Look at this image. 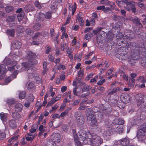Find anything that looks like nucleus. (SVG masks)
<instances>
[{"label": "nucleus", "instance_id": "c85d7f7f", "mask_svg": "<svg viewBox=\"0 0 146 146\" xmlns=\"http://www.w3.org/2000/svg\"><path fill=\"white\" fill-rule=\"evenodd\" d=\"M124 130L122 126H118L115 129L116 131L119 134H122Z\"/></svg>", "mask_w": 146, "mask_h": 146}, {"label": "nucleus", "instance_id": "4c0bfd02", "mask_svg": "<svg viewBox=\"0 0 146 146\" xmlns=\"http://www.w3.org/2000/svg\"><path fill=\"white\" fill-rule=\"evenodd\" d=\"M11 60L9 58H5L3 61L4 64L7 65H9L11 63Z\"/></svg>", "mask_w": 146, "mask_h": 146}, {"label": "nucleus", "instance_id": "49530a36", "mask_svg": "<svg viewBox=\"0 0 146 146\" xmlns=\"http://www.w3.org/2000/svg\"><path fill=\"white\" fill-rule=\"evenodd\" d=\"M42 34L41 33L38 32L35 34V35L33 36V39H36V38L42 36Z\"/></svg>", "mask_w": 146, "mask_h": 146}, {"label": "nucleus", "instance_id": "dca6fc26", "mask_svg": "<svg viewBox=\"0 0 146 146\" xmlns=\"http://www.w3.org/2000/svg\"><path fill=\"white\" fill-rule=\"evenodd\" d=\"M61 98V95L59 94L54 98H53L52 99V100L48 102L47 105L46 106V107H48L49 106L52 105L56 101L60 100Z\"/></svg>", "mask_w": 146, "mask_h": 146}, {"label": "nucleus", "instance_id": "e2e57ef3", "mask_svg": "<svg viewBox=\"0 0 146 146\" xmlns=\"http://www.w3.org/2000/svg\"><path fill=\"white\" fill-rule=\"evenodd\" d=\"M68 35L65 33V32L64 31L62 35L61 36V39H63L64 37L65 38H66L68 37Z\"/></svg>", "mask_w": 146, "mask_h": 146}, {"label": "nucleus", "instance_id": "de8ad7c7", "mask_svg": "<svg viewBox=\"0 0 146 146\" xmlns=\"http://www.w3.org/2000/svg\"><path fill=\"white\" fill-rule=\"evenodd\" d=\"M15 20V18L13 16H9L7 19V21L8 22L14 21Z\"/></svg>", "mask_w": 146, "mask_h": 146}, {"label": "nucleus", "instance_id": "58836bf2", "mask_svg": "<svg viewBox=\"0 0 146 146\" xmlns=\"http://www.w3.org/2000/svg\"><path fill=\"white\" fill-rule=\"evenodd\" d=\"M77 83L76 82H74V81L73 82V84L75 86V87L73 89V92L75 96H77V94L76 93V90L78 88L77 87Z\"/></svg>", "mask_w": 146, "mask_h": 146}, {"label": "nucleus", "instance_id": "69168bd1", "mask_svg": "<svg viewBox=\"0 0 146 146\" xmlns=\"http://www.w3.org/2000/svg\"><path fill=\"white\" fill-rule=\"evenodd\" d=\"M71 18V16L68 15L66 18V22L65 23V25H67L70 23V21Z\"/></svg>", "mask_w": 146, "mask_h": 146}, {"label": "nucleus", "instance_id": "c9c22d12", "mask_svg": "<svg viewBox=\"0 0 146 146\" xmlns=\"http://www.w3.org/2000/svg\"><path fill=\"white\" fill-rule=\"evenodd\" d=\"M72 131L73 132V136L75 142L78 140L79 138L77 135L76 131L75 129H72Z\"/></svg>", "mask_w": 146, "mask_h": 146}, {"label": "nucleus", "instance_id": "a211bd4d", "mask_svg": "<svg viewBox=\"0 0 146 146\" xmlns=\"http://www.w3.org/2000/svg\"><path fill=\"white\" fill-rule=\"evenodd\" d=\"M76 4L75 3H74V5L71 4L69 6V9L70 11L72 12V15L73 16L74 13L76 11L77 8Z\"/></svg>", "mask_w": 146, "mask_h": 146}, {"label": "nucleus", "instance_id": "39448f33", "mask_svg": "<svg viewBox=\"0 0 146 146\" xmlns=\"http://www.w3.org/2000/svg\"><path fill=\"white\" fill-rule=\"evenodd\" d=\"M80 141H82L84 144H89L90 143L91 138L88 137V134L86 131L83 130H80L79 132Z\"/></svg>", "mask_w": 146, "mask_h": 146}, {"label": "nucleus", "instance_id": "9d476101", "mask_svg": "<svg viewBox=\"0 0 146 146\" xmlns=\"http://www.w3.org/2000/svg\"><path fill=\"white\" fill-rule=\"evenodd\" d=\"M124 33L125 37V38L127 40H128L130 38H133L134 37V34L133 31L129 29L125 30Z\"/></svg>", "mask_w": 146, "mask_h": 146}, {"label": "nucleus", "instance_id": "13d9d810", "mask_svg": "<svg viewBox=\"0 0 146 146\" xmlns=\"http://www.w3.org/2000/svg\"><path fill=\"white\" fill-rule=\"evenodd\" d=\"M62 128L64 132H66L68 130V126L66 125H62Z\"/></svg>", "mask_w": 146, "mask_h": 146}, {"label": "nucleus", "instance_id": "5fc2aeb1", "mask_svg": "<svg viewBox=\"0 0 146 146\" xmlns=\"http://www.w3.org/2000/svg\"><path fill=\"white\" fill-rule=\"evenodd\" d=\"M20 71V70H17L14 71L12 75L14 78H16L18 74V73L21 72Z\"/></svg>", "mask_w": 146, "mask_h": 146}, {"label": "nucleus", "instance_id": "e433bc0d", "mask_svg": "<svg viewBox=\"0 0 146 146\" xmlns=\"http://www.w3.org/2000/svg\"><path fill=\"white\" fill-rule=\"evenodd\" d=\"M12 63H13L14 64V66H12V67H10L8 68V70L12 72L13 71L15 70V66H16V64H17V62L16 61H13Z\"/></svg>", "mask_w": 146, "mask_h": 146}, {"label": "nucleus", "instance_id": "4be33fe9", "mask_svg": "<svg viewBox=\"0 0 146 146\" xmlns=\"http://www.w3.org/2000/svg\"><path fill=\"white\" fill-rule=\"evenodd\" d=\"M108 5L110 6L113 10L118 11H119V9L116 7L115 3L109 1Z\"/></svg>", "mask_w": 146, "mask_h": 146}, {"label": "nucleus", "instance_id": "393cba45", "mask_svg": "<svg viewBox=\"0 0 146 146\" xmlns=\"http://www.w3.org/2000/svg\"><path fill=\"white\" fill-rule=\"evenodd\" d=\"M122 100L126 103L129 102L130 100V97L128 94H125L122 97Z\"/></svg>", "mask_w": 146, "mask_h": 146}, {"label": "nucleus", "instance_id": "1a4fd4ad", "mask_svg": "<svg viewBox=\"0 0 146 146\" xmlns=\"http://www.w3.org/2000/svg\"><path fill=\"white\" fill-rule=\"evenodd\" d=\"M91 88V87L88 85L85 84L84 86L82 88V94L80 96V97L84 98L86 97L87 96H89L90 95V92H87L86 94H83V93L84 92H88Z\"/></svg>", "mask_w": 146, "mask_h": 146}, {"label": "nucleus", "instance_id": "6e6552de", "mask_svg": "<svg viewBox=\"0 0 146 146\" xmlns=\"http://www.w3.org/2000/svg\"><path fill=\"white\" fill-rule=\"evenodd\" d=\"M75 118L78 125L80 126L84 124L85 119L83 114L80 113H78L77 115H76Z\"/></svg>", "mask_w": 146, "mask_h": 146}, {"label": "nucleus", "instance_id": "864d4df0", "mask_svg": "<svg viewBox=\"0 0 146 146\" xmlns=\"http://www.w3.org/2000/svg\"><path fill=\"white\" fill-rule=\"evenodd\" d=\"M65 66L63 65H60L57 66V69L58 70H60L61 69L64 70L65 69Z\"/></svg>", "mask_w": 146, "mask_h": 146}, {"label": "nucleus", "instance_id": "423d86ee", "mask_svg": "<svg viewBox=\"0 0 146 146\" xmlns=\"http://www.w3.org/2000/svg\"><path fill=\"white\" fill-rule=\"evenodd\" d=\"M91 143L92 146H100L103 142V139L99 136L97 135H92V139H91Z\"/></svg>", "mask_w": 146, "mask_h": 146}, {"label": "nucleus", "instance_id": "2f4dec72", "mask_svg": "<svg viewBox=\"0 0 146 146\" xmlns=\"http://www.w3.org/2000/svg\"><path fill=\"white\" fill-rule=\"evenodd\" d=\"M136 81L141 83H145L146 82V79H145L143 76H140L137 79Z\"/></svg>", "mask_w": 146, "mask_h": 146}, {"label": "nucleus", "instance_id": "bb28decb", "mask_svg": "<svg viewBox=\"0 0 146 146\" xmlns=\"http://www.w3.org/2000/svg\"><path fill=\"white\" fill-rule=\"evenodd\" d=\"M93 36V34L92 33L89 32L87 33L84 37V40H88Z\"/></svg>", "mask_w": 146, "mask_h": 146}, {"label": "nucleus", "instance_id": "7c9ffc66", "mask_svg": "<svg viewBox=\"0 0 146 146\" xmlns=\"http://www.w3.org/2000/svg\"><path fill=\"white\" fill-rule=\"evenodd\" d=\"M42 27L41 25L39 23H35L33 26V29L35 31H38Z\"/></svg>", "mask_w": 146, "mask_h": 146}, {"label": "nucleus", "instance_id": "052dcab7", "mask_svg": "<svg viewBox=\"0 0 146 146\" xmlns=\"http://www.w3.org/2000/svg\"><path fill=\"white\" fill-rule=\"evenodd\" d=\"M137 5L141 9H143L145 8V5L140 2H138L137 3Z\"/></svg>", "mask_w": 146, "mask_h": 146}, {"label": "nucleus", "instance_id": "37998d69", "mask_svg": "<svg viewBox=\"0 0 146 146\" xmlns=\"http://www.w3.org/2000/svg\"><path fill=\"white\" fill-rule=\"evenodd\" d=\"M34 98H35L34 97L33 95L32 94H31L28 97L27 99V100L29 101L32 102L34 101Z\"/></svg>", "mask_w": 146, "mask_h": 146}, {"label": "nucleus", "instance_id": "a18cd8bd", "mask_svg": "<svg viewBox=\"0 0 146 146\" xmlns=\"http://www.w3.org/2000/svg\"><path fill=\"white\" fill-rule=\"evenodd\" d=\"M139 129L143 131L144 132H146V122L143 123L141 127V128Z\"/></svg>", "mask_w": 146, "mask_h": 146}, {"label": "nucleus", "instance_id": "a878e982", "mask_svg": "<svg viewBox=\"0 0 146 146\" xmlns=\"http://www.w3.org/2000/svg\"><path fill=\"white\" fill-rule=\"evenodd\" d=\"M15 32V30L14 29L12 30L8 29L6 31L7 35L11 37L14 36Z\"/></svg>", "mask_w": 146, "mask_h": 146}, {"label": "nucleus", "instance_id": "6e6d98bb", "mask_svg": "<svg viewBox=\"0 0 146 146\" xmlns=\"http://www.w3.org/2000/svg\"><path fill=\"white\" fill-rule=\"evenodd\" d=\"M7 104L9 105H12L15 103V100H14L9 99L7 101Z\"/></svg>", "mask_w": 146, "mask_h": 146}, {"label": "nucleus", "instance_id": "8fccbe9b", "mask_svg": "<svg viewBox=\"0 0 146 146\" xmlns=\"http://www.w3.org/2000/svg\"><path fill=\"white\" fill-rule=\"evenodd\" d=\"M26 33L29 35H31L33 33V30L30 29H27L26 31Z\"/></svg>", "mask_w": 146, "mask_h": 146}, {"label": "nucleus", "instance_id": "c756f323", "mask_svg": "<svg viewBox=\"0 0 146 146\" xmlns=\"http://www.w3.org/2000/svg\"><path fill=\"white\" fill-rule=\"evenodd\" d=\"M143 95L141 94H137L136 96V100L139 102H142Z\"/></svg>", "mask_w": 146, "mask_h": 146}, {"label": "nucleus", "instance_id": "aec40b11", "mask_svg": "<svg viewBox=\"0 0 146 146\" xmlns=\"http://www.w3.org/2000/svg\"><path fill=\"white\" fill-rule=\"evenodd\" d=\"M9 126L11 128L14 129L17 127V123L13 119H11L9 121Z\"/></svg>", "mask_w": 146, "mask_h": 146}, {"label": "nucleus", "instance_id": "7ed1b4c3", "mask_svg": "<svg viewBox=\"0 0 146 146\" xmlns=\"http://www.w3.org/2000/svg\"><path fill=\"white\" fill-rule=\"evenodd\" d=\"M146 51V41L143 42V47L137 46V44L135 46L133 47V54L132 55V60H137L139 59L141 52Z\"/></svg>", "mask_w": 146, "mask_h": 146}, {"label": "nucleus", "instance_id": "680f3d73", "mask_svg": "<svg viewBox=\"0 0 146 146\" xmlns=\"http://www.w3.org/2000/svg\"><path fill=\"white\" fill-rule=\"evenodd\" d=\"M105 82L106 80L105 79H103L102 80H100L98 81L97 83V84L98 85L101 86Z\"/></svg>", "mask_w": 146, "mask_h": 146}, {"label": "nucleus", "instance_id": "412c9836", "mask_svg": "<svg viewBox=\"0 0 146 146\" xmlns=\"http://www.w3.org/2000/svg\"><path fill=\"white\" fill-rule=\"evenodd\" d=\"M36 89V86L32 82H30L28 85L27 89L29 91H34Z\"/></svg>", "mask_w": 146, "mask_h": 146}, {"label": "nucleus", "instance_id": "5701e85b", "mask_svg": "<svg viewBox=\"0 0 146 146\" xmlns=\"http://www.w3.org/2000/svg\"><path fill=\"white\" fill-rule=\"evenodd\" d=\"M11 116L13 118L17 120H19L21 118V115L19 113L15 111L13 112Z\"/></svg>", "mask_w": 146, "mask_h": 146}, {"label": "nucleus", "instance_id": "f704fd0d", "mask_svg": "<svg viewBox=\"0 0 146 146\" xmlns=\"http://www.w3.org/2000/svg\"><path fill=\"white\" fill-rule=\"evenodd\" d=\"M26 93L25 91L21 92L19 94V98L21 99H24L25 97Z\"/></svg>", "mask_w": 146, "mask_h": 146}, {"label": "nucleus", "instance_id": "774afa93", "mask_svg": "<svg viewBox=\"0 0 146 146\" xmlns=\"http://www.w3.org/2000/svg\"><path fill=\"white\" fill-rule=\"evenodd\" d=\"M31 102L30 101H29L28 100H27L25 102V103L24 104V106L26 108H29Z\"/></svg>", "mask_w": 146, "mask_h": 146}, {"label": "nucleus", "instance_id": "72a5a7b5", "mask_svg": "<svg viewBox=\"0 0 146 146\" xmlns=\"http://www.w3.org/2000/svg\"><path fill=\"white\" fill-rule=\"evenodd\" d=\"M106 35L107 36V38L109 40H112L114 37L113 33L110 31H109L107 34L106 33Z\"/></svg>", "mask_w": 146, "mask_h": 146}, {"label": "nucleus", "instance_id": "cd10ccee", "mask_svg": "<svg viewBox=\"0 0 146 146\" xmlns=\"http://www.w3.org/2000/svg\"><path fill=\"white\" fill-rule=\"evenodd\" d=\"M0 118L2 121L6 122L7 120V116L6 114L3 112H1L0 113Z\"/></svg>", "mask_w": 146, "mask_h": 146}, {"label": "nucleus", "instance_id": "20e7f679", "mask_svg": "<svg viewBox=\"0 0 146 146\" xmlns=\"http://www.w3.org/2000/svg\"><path fill=\"white\" fill-rule=\"evenodd\" d=\"M86 114L88 120L90 121V123L93 128L96 129L98 127L97 120L91 108H87L86 109Z\"/></svg>", "mask_w": 146, "mask_h": 146}, {"label": "nucleus", "instance_id": "2eb2a0df", "mask_svg": "<svg viewBox=\"0 0 146 146\" xmlns=\"http://www.w3.org/2000/svg\"><path fill=\"white\" fill-rule=\"evenodd\" d=\"M139 129H138L137 133V137L138 139V141H142L143 138H144L145 134V133Z\"/></svg>", "mask_w": 146, "mask_h": 146}, {"label": "nucleus", "instance_id": "0e129e2a", "mask_svg": "<svg viewBox=\"0 0 146 146\" xmlns=\"http://www.w3.org/2000/svg\"><path fill=\"white\" fill-rule=\"evenodd\" d=\"M50 33L51 37L52 38L54 35L55 34L54 30L53 28H51L50 29Z\"/></svg>", "mask_w": 146, "mask_h": 146}, {"label": "nucleus", "instance_id": "4468645a", "mask_svg": "<svg viewBox=\"0 0 146 146\" xmlns=\"http://www.w3.org/2000/svg\"><path fill=\"white\" fill-rule=\"evenodd\" d=\"M83 16V13L82 12H80L76 16V20L79 22L81 26H82L84 25V21L82 18Z\"/></svg>", "mask_w": 146, "mask_h": 146}, {"label": "nucleus", "instance_id": "3c124183", "mask_svg": "<svg viewBox=\"0 0 146 146\" xmlns=\"http://www.w3.org/2000/svg\"><path fill=\"white\" fill-rule=\"evenodd\" d=\"M48 58L49 61L53 62L54 61L55 58L51 54H49L48 56Z\"/></svg>", "mask_w": 146, "mask_h": 146}, {"label": "nucleus", "instance_id": "473e14b6", "mask_svg": "<svg viewBox=\"0 0 146 146\" xmlns=\"http://www.w3.org/2000/svg\"><path fill=\"white\" fill-rule=\"evenodd\" d=\"M120 90V88L118 87H117L115 88H113L112 90L108 93V95H111L113 94L116 93V92Z\"/></svg>", "mask_w": 146, "mask_h": 146}, {"label": "nucleus", "instance_id": "338daca9", "mask_svg": "<svg viewBox=\"0 0 146 146\" xmlns=\"http://www.w3.org/2000/svg\"><path fill=\"white\" fill-rule=\"evenodd\" d=\"M114 69L113 68H111L110 69L108 70L107 73V75L108 76L110 74H111L113 71V70Z\"/></svg>", "mask_w": 146, "mask_h": 146}, {"label": "nucleus", "instance_id": "f3484780", "mask_svg": "<svg viewBox=\"0 0 146 146\" xmlns=\"http://www.w3.org/2000/svg\"><path fill=\"white\" fill-rule=\"evenodd\" d=\"M12 45L15 48L20 49L21 46L22 44L18 40H15L12 43Z\"/></svg>", "mask_w": 146, "mask_h": 146}, {"label": "nucleus", "instance_id": "79ce46f5", "mask_svg": "<svg viewBox=\"0 0 146 146\" xmlns=\"http://www.w3.org/2000/svg\"><path fill=\"white\" fill-rule=\"evenodd\" d=\"M24 15V12L19 13L17 15V17L19 21H20L22 20Z\"/></svg>", "mask_w": 146, "mask_h": 146}, {"label": "nucleus", "instance_id": "bf43d9fd", "mask_svg": "<svg viewBox=\"0 0 146 146\" xmlns=\"http://www.w3.org/2000/svg\"><path fill=\"white\" fill-rule=\"evenodd\" d=\"M84 74V70L80 69V71L78 72V76L79 77H82Z\"/></svg>", "mask_w": 146, "mask_h": 146}, {"label": "nucleus", "instance_id": "603ef678", "mask_svg": "<svg viewBox=\"0 0 146 146\" xmlns=\"http://www.w3.org/2000/svg\"><path fill=\"white\" fill-rule=\"evenodd\" d=\"M5 69V65L3 64L0 65V74L1 73L2 71H3V72H4Z\"/></svg>", "mask_w": 146, "mask_h": 146}, {"label": "nucleus", "instance_id": "f03ea898", "mask_svg": "<svg viewBox=\"0 0 146 146\" xmlns=\"http://www.w3.org/2000/svg\"><path fill=\"white\" fill-rule=\"evenodd\" d=\"M36 56L35 53L29 51L27 54V62L22 64L23 66L22 69L25 71H27V75L29 79L34 78L35 76V72L33 69L30 68V65H36L38 64V62L35 58Z\"/></svg>", "mask_w": 146, "mask_h": 146}, {"label": "nucleus", "instance_id": "f8f14e48", "mask_svg": "<svg viewBox=\"0 0 146 146\" xmlns=\"http://www.w3.org/2000/svg\"><path fill=\"white\" fill-rule=\"evenodd\" d=\"M130 140L127 137H125L119 140V143L122 146H130L133 145L130 143Z\"/></svg>", "mask_w": 146, "mask_h": 146}, {"label": "nucleus", "instance_id": "ddd939ff", "mask_svg": "<svg viewBox=\"0 0 146 146\" xmlns=\"http://www.w3.org/2000/svg\"><path fill=\"white\" fill-rule=\"evenodd\" d=\"M63 96H65L63 100L64 102L68 103L70 101L71 99V94L70 91L66 92L64 94Z\"/></svg>", "mask_w": 146, "mask_h": 146}, {"label": "nucleus", "instance_id": "09e8293b", "mask_svg": "<svg viewBox=\"0 0 146 146\" xmlns=\"http://www.w3.org/2000/svg\"><path fill=\"white\" fill-rule=\"evenodd\" d=\"M133 23L137 25H141L140 21L138 19H134L133 20Z\"/></svg>", "mask_w": 146, "mask_h": 146}, {"label": "nucleus", "instance_id": "ea45409f", "mask_svg": "<svg viewBox=\"0 0 146 146\" xmlns=\"http://www.w3.org/2000/svg\"><path fill=\"white\" fill-rule=\"evenodd\" d=\"M103 29V27L98 28L96 30L93 31V33L94 35H97L98 33L101 32V30Z\"/></svg>", "mask_w": 146, "mask_h": 146}, {"label": "nucleus", "instance_id": "a19ab883", "mask_svg": "<svg viewBox=\"0 0 146 146\" xmlns=\"http://www.w3.org/2000/svg\"><path fill=\"white\" fill-rule=\"evenodd\" d=\"M52 12L50 11L47 12L45 15V18L48 19H50L52 17Z\"/></svg>", "mask_w": 146, "mask_h": 146}, {"label": "nucleus", "instance_id": "0eeeda50", "mask_svg": "<svg viewBox=\"0 0 146 146\" xmlns=\"http://www.w3.org/2000/svg\"><path fill=\"white\" fill-rule=\"evenodd\" d=\"M50 138L51 141L55 144L59 143L61 140V135L57 133H54L51 135Z\"/></svg>", "mask_w": 146, "mask_h": 146}, {"label": "nucleus", "instance_id": "b1692460", "mask_svg": "<svg viewBox=\"0 0 146 146\" xmlns=\"http://www.w3.org/2000/svg\"><path fill=\"white\" fill-rule=\"evenodd\" d=\"M23 106L20 103H17L15 106V109L16 111L21 112L23 109Z\"/></svg>", "mask_w": 146, "mask_h": 146}, {"label": "nucleus", "instance_id": "f257e3e1", "mask_svg": "<svg viewBox=\"0 0 146 146\" xmlns=\"http://www.w3.org/2000/svg\"><path fill=\"white\" fill-rule=\"evenodd\" d=\"M117 44L119 46H121L118 49L116 54H115V57L119 60H123L126 59L127 52L126 49L130 48V50L133 52V47L136 45V43L133 42H130L127 40L125 38H123V34L120 35L119 37L117 35Z\"/></svg>", "mask_w": 146, "mask_h": 146}, {"label": "nucleus", "instance_id": "4d7b16f0", "mask_svg": "<svg viewBox=\"0 0 146 146\" xmlns=\"http://www.w3.org/2000/svg\"><path fill=\"white\" fill-rule=\"evenodd\" d=\"M6 134L4 132L0 133V140H2L5 137Z\"/></svg>", "mask_w": 146, "mask_h": 146}, {"label": "nucleus", "instance_id": "9b49d317", "mask_svg": "<svg viewBox=\"0 0 146 146\" xmlns=\"http://www.w3.org/2000/svg\"><path fill=\"white\" fill-rule=\"evenodd\" d=\"M112 128L111 125L109 127H107L106 129L104 131L103 133L106 136H110L115 132V128Z\"/></svg>", "mask_w": 146, "mask_h": 146}, {"label": "nucleus", "instance_id": "c03bdc74", "mask_svg": "<svg viewBox=\"0 0 146 146\" xmlns=\"http://www.w3.org/2000/svg\"><path fill=\"white\" fill-rule=\"evenodd\" d=\"M7 13H10L13 11V7L12 6L7 7L5 9Z\"/></svg>", "mask_w": 146, "mask_h": 146}, {"label": "nucleus", "instance_id": "6ab92c4d", "mask_svg": "<svg viewBox=\"0 0 146 146\" xmlns=\"http://www.w3.org/2000/svg\"><path fill=\"white\" fill-rule=\"evenodd\" d=\"M124 121L123 120L121 119H115L112 122V123L115 125H122L124 124Z\"/></svg>", "mask_w": 146, "mask_h": 146}]
</instances>
